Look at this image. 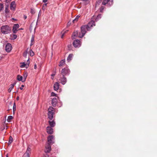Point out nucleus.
Instances as JSON below:
<instances>
[{
  "label": "nucleus",
  "instance_id": "nucleus-1",
  "mask_svg": "<svg viewBox=\"0 0 157 157\" xmlns=\"http://www.w3.org/2000/svg\"><path fill=\"white\" fill-rule=\"evenodd\" d=\"M87 31H90L88 26L84 25L81 27V32H79L78 37L82 38L83 37L87 32Z\"/></svg>",
  "mask_w": 157,
  "mask_h": 157
},
{
  "label": "nucleus",
  "instance_id": "nucleus-2",
  "mask_svg": "<svg viewBox=\"0 0 157 157\" xmlns=\"http://www.w3.org/2000/svg\"><path fill=\"white\" fill-rule=\"evenodd\" d=\"M2 33L4 34H7L11 32V28L8 25H2L1 27Z\"/></svg>",
  "mask_w": 157,
  "mask_h": 157
},
{
  "label": "nucleus",
  "instance_id": "nucleus-3",
  "mask_svg": "<svg viewBox=\"0 0 157 157\" xmlns=\"http://www.w3.org/2000/svg\"><path fill=\"white\" fill-rule=\"evenodd\" d=\"M48 110V118L50 120H52L55 112L54 109L52 106H50Z\"/></svg>",
  "mask_w": 157,
  "mask_h": 157
},
{
  "label": "nucleus",
  "instance_id": "nucleus-4",
  "mask_svg": "<svg viewBox=\"0 0 157 157\" xmlns=\"http://www.w3.org/2000/svg\"><path fill=\"white\" fill-rule=\"evenodd\" d=\"M70 73V70L67 67L63 69L61 71V74L63 76L68 75Z\"/></svg>",
  "mask_w": 157,
  "mask_h": 157
},
{
  "label": "nucleus",
  "instance_id": "nucleus-5",
  "mask_svg": "<svg viewBox=\"0 0 157 157\" xmlns=\"http://www.w3.org/2000/svg\"><path fill=\"white\" fill-rule=\"evenodd\" d=\"M73 44L75 48H78L81 46V44L80 40L78 39H76L74 41Z\"/></svg>",
  "mask_w": 157,
  "mask_h": 157
},
{
  "label": "nucleus",
  "instance_id": "nucleus-6",
  "mask_svg": "<svg viewBox=\"0 0 157 157\" xmlns=\"http://www.w3.org/2000/svg\"><path fill=\"white\" fill-rule=\"evenodd\" d=\"M29 58L27 61L26 64L25 62L21 63L22 64L20 66L21 67L23 68L24 67H25L26 68H28L29 66Z\"/></svg>",
  "mask_w": 157,
  "mask_h": 157
},
{
  "label": "nucleus",
  "instance_id": "nucleus-7",
  "mask_svg": "<svg viewBox=\"0 0 157 157\" xmlns=\"http://www.w3.org/2000/svg\"><path fill=\"white\" fill-rule=\"evenodd\" d=\"M54 138V137L53 135H50L48 137V142L49 145L54 143V142L52 140Z\"/></svg>",
  "mask_w": 157,
  "mask_h": 157
},
{
  "label": "nucleus",
  "instance_id": "nucleus-8",
  "mask_svg": "<svg viewBox=\"0 0 157 157\" xmlns=\"http://www.w3.org/2000/svg\"><path fill=\"white\" fill-rule=\"evenodd\" d=\"M12 49V46L11 44L9 43H7L5 47L6 51L7 52H10Z\"/></svg>",
  "mask_w": 157,
  "mask_h": 157
},
{
  "label": "nucleus",
  "instance_id": "nucleus-9",
  "mask_svg": "<svg viewBox=\"0 0 157 157\" xmlns=\"http://www.w3.org/2000/svg\"><path fill=\"white\" fill-rule=\"evenodd\" d=\"M30 148L28 147L27 148L26 152L24 154L22 157H30Z\"/></svg>",
  "mask_w": 157,
  "mask_h": 157
},
{
  "label": "nucleus",
  "instance_id": "nucleus-10",
  "mask_svg": "<svg viewBox=\"0 0 157 157\" xmlns=\"http://www.w3.org/2000/svg\"><path fill=\"white\" fill-rule=\"evenodd\" d=\"M19 27V25L18 24H14L13 27L12 31L13 33H16L17 31V29Z\"/></svg>",
  "mask_w": 157,
  "mask_h": 157
},
{
  "label": "nucleus",
  "instance_id": "nucleus-11",
  "mask_svg": "<svg viewBox=\"0 0 157 157\" xmlns=\"http://www.w3.org/2000/svg\"><path fill=\"white\" fill-rule=\"evenodd\" d=\"M59 80L60 83L63 85L65 84L67 82V78L65 76H62V77H61Z\"/></svg>",
  "mask_w": 157,
  "mask_h": 157
},
{
  "label": "nucleus",
  "instance_id": "nucleus-12",
  "mask_svg": "<svg viewBox=\"0 0 157 157\" xmlns=\"http://www.w3.org/2000/svg\"><path fill=\"white\" fill-rule=\"evenodd\" d=\"M52 127L48 126L46 128L47 132L50 134H52L53 133V130L52 128Z\"/></svg>",
  "mask_w": 157,
  "mask_h": 157
},
{
  "label": "nucleus",
  "instance_id": "nucleus-13",
  "mask_svg": "<svg viewBox=\"0 0 157 157\" xmlns=\"http://www.w3.org/2000/svg\"><path fill=\"white\" fill-rule=\"evenodd\" d=\"M87 25L88 26L90 31L91 29V27H92L93 26H95V22L94 21H91L89 22L88 25Z\"/></svg>",
  "mask_w": 157,
  "mask_h": 157
},
{
  "label": "nucleus",
  "instance_id": "nucleus-14",
  "mask_svg": "<svg viewBox=\"0 0 157 157\" xmlns=\"http://www.w3.org/2000/svg\"><path fill=\"white\" fill-rule=\"evenodd\" d=\"M16 7V4L15 3V2L14 1L12 2L10 4V9L12 10H14Z\"/></svg>",
  "mask_w": 157,
  "mask_h": 157
},
{
  "label": "nucleus",
  "instance_id": "nucleus-15",
  "mask_svg": "<svg viewBox=\"0 0 157 157\" xmlns=\"http://www.w3.org/2000/svg\"><path fill=\"white\" fill-rule=\"evenodd\" d=\"M59 85L58 82H56L54 85L53 88L54 90L57 91L59 89Z\"/></svg>",
  "mask_w": 157,
  "mask_h": 157
},
{
  "label": "nucleus",
  "instance_id": "nucleus-16",
  "mask_svg": "<svg viewBox=\"0 0 157 157\" xmlns=\"http://www.w3.org/2000/svg\"><path fill=\"white\" fill-rule=\"evenodd\" d=\"M51 103L53 106L55 107L56 106L57 103V100L56 98H54L52 99Z\"/></svg>",
  "mask_w": 157,
  "mask_h": 157
},
{
  "label": "nucleus",
  "instance_id": "nucleus-17",
  "mask_svg": "<svg viewBox=\"0 0 157 157\" xmlns=\"http://www.w3.org/2000/svg\"><path fill=\"white\" fill-rule=\"evenodd\" d=\"M48 123L50 125V127H53L56 125L55 122L54 120H52V121H49Z\"/></svg>",
  "mask_w": 157,
  "mask_h": 157
},
{
  "label": "nucleus",
  "instance_id": "nucleus-18",
  "mask_svg": "<svg viewBox=\"0 0 157 157\" xmlns=\"http://www.w3.org/2000/svg\"><path fill=\"white\" fill-rule=\"evenodd\" d=\"M73 55L72 54H70L68 55V56L67 57V61L69 62H70L72 59L73 57Z\"/></svg>",
  "mask_w": 157,
  "mask_h": 157
},
{
  "label": "nucleus",
  "instance_id": "nucleus-19",
  "mask_svg": "<svg viewBox=\"0 0 157 157\" xmlns=\"http://www.w3.org/2000/svg\"><path fill=\"white\" fill-rule=\"evenodd\" d=\"M23 76L24 79L22 81V82H24L25 81L26 78L28 76V73L27 72H25L23 73Z\"/></svg>",
  "mask_w": 157,
  "mask_h": 157
},
{
  "label": "nucleus",
  "instance_id": "nucleus-20",
  "mask_svg": "<svg viewBox=\"0 0 157 157\" xmlns=\"http://www.w3.org/2000/svg\"><path fill=\"white\" fill-rule=\"evenodd\" d=\"M51 150V147L48 146V147H46V149L45 150V152L46 153H49Z\"/></svg>",
  "mask_w": 157,
  "mask_h": 157
},
{
  "label": "nucleus",
  "instance_id": "nucleus-21",
  "mask_svg": "<svg viewBox=\"0 0 157 157\" xmlns=\"http://www.w3.org/2000/svg\"><path fill=\"white\" fill-rule=\"evenodd\" d=\"M65 63V59H62L59 62V66L60 67L63 66Z\"/></svg>",
  "mask_w": 157,
  "mask_h": 157
},
{
  "label": "nucleus",
  "instance_id": "nucleus-22",
  "mask_svg": "<svg viewBox=\"0 0 157 157\" xmlns=\"http://www.w3.org/2000/svg\"><path fill=\"white\" fill-rule=\"evenodd\" d=\"M78 34L79 32H78L77 31L74 32L72 35V37H73L72 39L74 38L73 37L74 36H78Z\"/></svg>",
  "mask_w": 157,
  "mask_h": 157
},
{
  "label": "nucleus",
  "instance_id": "nucleus-23",
  "mask_svg": "<svg viewBox=\"0 0 157 157\" xmlns=\"http://www.w3.org/2000/svg\"><path fill=\"white\" fill-rule=\"evenodd\" d=\"M17 79L18 81H21L22 82L23 79V77L22 76L18 75L17 76Z\"/></svg>",
  "mask_w": 157,
  "mask_h": 157
},
{
  "label": "nucleus",
  "instance_id": "nucleus-24",
  "mask_svg": "<svg viewBox=\"0 0 157 157\" xmlns=\"http://www.w3.org/2000/svg\"><path fill=\"white\" fill-rule=\"evenodd\" d=\"M11 39L12 40H14L17 38V36L16 34H13L12 35H11Z\"/></svg>",
  "mask_w": 157,
  "mask_h": 157
},
{
  "label": "nucleus",
  "instance_id": "nucleus-25",
  "mask_svg": "<svg viewBox=\"0 0 157 157\" xmlns=\"http://www.w3.org/2000/svg\"><path fill=\"white\" fill-rule=\"evenodd\" d=\"M79 17H80L79 16V15L77 16L73 20V21H72L73 22V23H75L76 22H77L78 21V18H79Z\"/></svg>",
  "mask_w": 157,
  "mask_h": 157
},
{
  "label": "nucleus",
  "instance_id": "nucleus-26",
  "mask_svg": "<svg viewBox=\"0 0 157 157\" xmlns=\"http://www.w3.org/2000/svg\"><path fill=\"white\" fill-rule=\"evenodd\" d=\"M80 1L84 2L86 5L88 4L90 2L91 0H79Z\"/></svg>",
  "mask_w": 157,
  "mask_h": 157
},
{
  "label": "nucleus",
  "instance_id": "nucleus-27",
  "mask_svg": "<svg viewBox=\"0 0 157 157\" xmlns=\"http://www.w3.org/2000/svg\"><path fill=\"white\" fill-rule=\"evenodd\" d=\"M110 0H103L102 2V4L103 5H105Z\"/></svg>",
  "mask_w": 157,
  "mask_h": 157
},
{
  "label": "nucleus",
  "instance_id": "nucleus-28",
  "mask_svg": "<svg viewBox=\"0 0 157 157\" xmlns=\"http://www.w3.org/2000/svg\"><path fill=\"white\" fill-rule=\"evenodd\" d=\"M101 17V14H99L97 16V17L95 19V21H98V20L100 19Z\"/></svg>",
  "mask_w": 157,
  "mask_h": 157
},
{
  "label": "nucleus",
  "instance_id": "nucleus-29",
  "mask_svg": "<svg viewBox=\"0 0 157 157\" xmlns=\"http://www.w3.org/2000/svg\"><path fill=\"white\" fill-rule=\"evenodd\" d=\"M13 87L12 85H10V87L8 89V92L9 93H10L11 91L13 89Z\"/></svg>",
  "mask_w": 157,
  "mask_h": 157
},
{
  "label": "nucleus",
  "instance_id": "nucleus-30",
  "mask_svg": "<svg viewBox=\"0 0 157 157\" xmlns=\"http://www.w3.org/2000/svg\"><path fill=\"white\" fill-rule=\"evenodd\" d=\"M13 141V138L11 136L10 137L9 140V141L8 144H10Z\"/></svg>",
  "mask_w": 157,
  "mask_h": 157
},
{
  "label": "nucleus",
  "instance_id": "nucleus-31",
  "mask_svg": "<svg viewBox=\"0 0 157 157\" xmlns=\"http://www.w3.org/2000/svg\"><path fill=\"white\" fill-rule=\"evenodd\" d=\"M13 117L12 116H9L7 119V121L8 122H9L12 119Z\"/></svg>",
  "mask_w": 157,
  "mask_h": 157
},
{
  "label": "nucleus",
  "instance_id": "nucleus-32",
  "mask_svg": "<svg viewBox=\"0 0 157 157\" xmlns=\"http://www.w3.org/2000/svg\"><path fill=\"white\" fill-rule=\"evenodd\" d=\"M29 54L31 56H33L34 55V53L32 50L31 49L30 50Z\"/></svg>",
  "mask_w": 157,
  "mask_h": 157
},
{
  "label": "nucleus",
  "instance_id": "nucleus-33",
  "mask_svg": "<svg viewBox=\"0 0 157 157\" xmlns=\"http://www.w3.org/2000/svg\"><path fill=\"white\" fill-rule=\"evenodd\" d=\"M5 13H8L9 12V10L8 9V6H7L5 7Z\"/></svg>",
  "mask_w": 157,
  "mask_h": 157
},
{
  "label": "nucleus",
  "instance_id": "nucleus-34",
  "mask_svg": "<svg viewBox=\"0 0 157 157\" xmlns=\"http://www.w3.org/2000/svg\"><path fill=\"white\" fill-rule=\"evenodd\" d=\"M105 8V7L103 6H101L100 8V11L101 13H102L103 10Z\"/></svg>",
  "mask_w": 157,
  "mask_h": 157
},
{
  "label": "nucleus",
  "instance_id": "nucleus-35",
  "mask_svg": "<svg viewBox=\"0 0 157 157\" xmlns=\"http://www.w3.org/2000/svg\"><path fill=\"white\" fill-rule=\"evenodd\" d=\"M47 3H45L43 5V7H42V9L43 10H45V9H46V8L47 6Z\"/></svg>",
  "mask_w": 157,
  "mask_h": 157
},
{
  "label": "nucleus",
  "instance_id": "nucleus-36",
  "mask_svg": "<svg viewBox=\"0 0 157 157\" xmlns=\"http://www.w3.org/2000/svg\"><path fill=\"white\" fill-rule=\"evenodd\" d=\"M30 13L33 14H34L35 13V11L33 8H31Z\"/></svg>",
  "mask_w": 157,
  "mask_h": 157
},
{
  "label": "nucleus",
  "instance_id": "nucleus-37",
  "mask_svg": "<svg viewBox=\"0 0 157 157\" xmlns=\"http://www.w3.org/2000/svg\"><path fill=\"white\" fill-rule=\"evenodd\" d=\"M67 47L68 48V50H71L72 49V45L71 44H69L67 46Z\"/></svg>",
  "mask_w": 157,
  "mask_h": 157
},
{
  "label": "nucleus",
  "instance_id": "nucleus-38",
  "mask_svg": "<svg viewBox=\"0 0 157 157\" xmlns=\"http://www.w3.org/2000/svg\"><path fill=\"white\" fill-rule=\"evenodd\" d=\"M16 105L15 103H14L13 106V111H15L16 110Z\"/></svg>",
  "mask_w": 157,
  "mask_h": 157
},
{
  "label": "nucleus",
  "instance_id": "nucleus-39",
  "mask_svg": "<svg viewBox=\"0 0 157 157\" xmlns=\"http://www.w3.org/2000/svg\"><path fill=\"white\" fill-rule=\"evenodd\" d=\"M28 53L27 51L26 50L25 51L24 54H23V56L25 57H26L27 56V54Z\"/></svg>",
  "mask_w": 157,
  "mask_h": 157
},
{
  "label": "nucleus",
  "instance_id": "nucleus-40",
  "mask_svg": "<svg viewBox=\"0 0 157 157\" xmlns=\"http://www.w3.org/2000/svg\"><path fill=\"white\" fill-rule=\"evenodd\" d=\"M3 7V5L2 4L0 3V11H1Z\"/></svg>",
  "mask_w": 157,
  "mask_h": 157
},
{
  "label": "nucleus",
  "instance_id": "nucleus-41",
  "mask_svg": "<svg viewBox=\"0 0 157 157\" xmlns=\"http://www.w3.org/2000/svg\"><path fill=\"white\" fill-rule=\"evenodd\" d=\"M34 40V36L33 35H32V37L31 39V42H33Z\"/></svg>",
  "mask_w": 157,
  "mask_h": 157
},
{
  "label": "nucleus",
  "instance_id": "nucleus-42",
  "mask_svg": "<svg viewBox=\"0 0 157 157\" xmlns=\"http://www.w3.org/2000/svg\"><path fill=\"white\" fill-rule=\"evenodd\" d=\"M51 95L52 96H56V94L53 92H52L51 93Z\"/></svg>",
  "mask_w": 157,
  "mask_h": 157
},
{
  "label": "nucleus",
  "instance_id": "nucleus-43",
  "mask_svg": "<svg viewBox=\"0 0 157 157\" xmlns=\"http://www.w3.org/2000/svg\"><path fill=\"white\" fill-rule=\"evenodd\" d=\"M56 71H55V73L54 74H52L51 75V76H52L51 78L52 79H53V77L55 75Z\"/></svg>",
  "mask_w": 157,
  "mask_h": 157
},
{
  "label": "nucleus",
  "instance_id": "nucleus-44",
  "mask_svg": "<svg viewBox=\"0 0 157 157\" xmlns=\"http://www.w3.org/2000/svg\"><path fill=\"white\" fill-rule=\"evenodd\" d=\"M101 0H98L97 1V3H98V4L101 3Z\"/></svg>",
  "mask_w": 157,
  "mask_h": 157
},
{
  "label": "nucleus",
  "instance_id": "nucleus-45",
  "mask_svg": "<svg viewBox=\"0 0 157 157\" xmlns=\"http://www.w3.org/2000/svg\"><path fill=\"white\" fill-rule=\"evenodd\" d=\"M17 83V81H15L14 83L13 84H11V85H12V86H13V87H14V86Z\"/></svg>",
  "mask_w": 157,
  "mask_h": 157
},
{
  "label": "nucleus",
  "instance_id": "nucleus-46",
  "mask_svg": "<svg viewBox=\"0 0 157 157\" xmlns=\"http://www.w3.org/2000/svg\"><path fill=\"white\" fill-rule=\"evenodd\" d=\"M24 87V85H21V87H20L19 88V89L21 90H23V87Z\"/></svg>",
  "mask_w": 157,
  "mask_h": 157
},
{
  "label": "nucleus",
  "instance_id": "nucleus-47",
  "mask_svg": "<svg viewBox=\"0 0 157 157\" xmlns=\"http://www.w3.org/2000/svg\"><path fill=\"white\" fill-rule=\"evenodd\" d=\"M68 30H67L66 31H65L64 33H63L62 35V36H61V38H63V36H64V34L65 33H66V32Z\"/></svg>",
  "mask_w": 157,
  "mask_h": 157
},
{
  "label": "nucleus",
  "instance_id": "nucleus-48",
  "mask_svg": "<svg viewBox=\"0 0 157 157\" xmlns=\"http://www.w3.org/2000/svg\"><path fill=\"white\" fill-rule=\"evenodd\" d=\"M111 3L110 1V2H108V5H109L110 6H111L112 5H111Z\"/></svg>",
  "mask_w": 157,
  "mask_h": 157
},
{
  "label": "nucleus",
  "instance_id": "nucleus-49",
  "mask_svg": "<svg viewBox=\"0 0 157 157\" xmlns=\"http://www.w3.org/2000/svg\"><path fill=\"white\" fill-rule=\"evenodd\" d=\"M71 24V23L70 21L68 22L67 24V26H69Z\"/></svg>",
  "mask_w": 157,
  "mask_h": 157
},
{
  "label": "nucleus",
  "instance_id": "nucleus-50",
  "mask_svg": "<svg viewBox=\"0 0 157 157\" xmlns=\"http://www.w3.org/2000/svg\"><path fill=\"white\" fill-rule=\"evenodd\" d=\"M48 0H43V2L44 3H46V2Z\"/></svg>",
  "mask_w": 157,
  "mask_h": 157
},
{
  "label": "nucleus",
  "instance_id": "nucleus-51",
  "mask_svg": "<svg viewBox=\"0 0 157 157\" xmlns=\"http://www.w3.org/2000/svg\"><path fill=\"white\" fill-rule=\"evenodd\" d=\"M27 17L26 15H24V18L25 19H26L27 18Z\"/></svg>",
  "mask_w": 157,
  "mask_h": 157
},
{
  "label": "nucleus",
  "instance_id": "nucleus-52",
  "mask_svg": "<svg viewBox=\"0 0 157 157\" xmlns=\"http://www.w3.org/2000/svg\"><path fill=\"white\" fill-rule=\"evenodd\" d=\"M43 157H49V155L47 154L45 155Z\"/></svg>",
  "mask_w": 157,
  "mask_h": 157
},
{
  "label": "nucleus",
  "instance_id": "nucleus-53",
  "mask_svg": "<svg viewBox=\"0 0 157 157\" xmlns=\"http://www.w3.org/2000/svg\"><path fill=\"white\" fill-rule=\"evenodd\" d=\"M34 68L35 69H36V68H37V66H36V64H35Z\"/></svg>",
  "mask_w": 157,
  "mask_h": 157
},
{
  "label": "nucleus",
  "instance_id": "nucleus-54",
  "mask_svg": "<svg viewBox=\"0 0 157 157\" xmlns=\"http://www.w3.org/2000/svg\"><path fill=\"white\" fill-rule=\"evenodd\" d=\"M39 15H40V12H39V13L38 17V19L39 18Z\"/></svg>",
  "mask_w": 157,
  "mask_h": 157
},
{
  "label": "nucleus",
  "instance_id": "nucleus-55",
  "mask_svg": "<svg viewBox=\"0 0 157 157\" xmlns=\"http://www.w3.org/2000/svg\"><path fill=\"white\" fill-rule=\"evenodd\" d=\"M110 1L111 3V5H113V0H112L111 1Z\"/></svg>",
  "mask_w": 157,
  "mask_h": 157
},
{
  "label": "nucleus",
  "instance_id": "nucleus-56",
  "mask_svg": "<svg viewBox=\"0 0 157 157\" xmlns=\"http://www.w3.org/2000/svg\"><path fill=\"white\" fill-rule=\"evenodd\" d=\"M19 99V97L18 96H17V98H16V100L18 101V100Z\"/></svg>",
  "mask_w": 157,
  "mask_h": 157
},
{
  "label": "nucleus",
  "instance_id": "nucleus-57",
  "mask_svg": "<svg viewBox=\"0 0 157 157\" xmlns=\"http://www.w3.org/2000/svg\"><path fill=\"white\" fill-rule=\"evenodd\" d=\"M33 44V42H31L30 44V46H32Z\"/></svg>",
  "mask_w": 157,
  "mask_h": 157
},
{
  "label": "nucleus",
  "instance_id": "nucleus-58",
  "mask_svg": "<svg viewBox=\"0 0 157 157\" xmlns=\"http://www.w3.org/2000/svg\"><path fill=\"white\" fill-rule=\"evenodd\" d=\"M6 157H8V154H7L6 155Z\"/></svg>",
  "mask_w": 157,
  "mask_h": 157
},
{
  "label": "nucleus",
  "instance_id": "nucleus-59",
  "mask_svg": "<svg viewBox=\"0 0 157 157\" xmlns=\"http://www.w3.org/2000/svg\"><path fill=\"white\" fill-rule=\"evenodd\" d=\"M59 92H60V91H61V89H59Z\"/></svg>",
  "mask_w": 157,
  "mask_h": 157
},
{
  "label": "nucleus",
  "instance_id": "nucleus-60",
  "mask_svg": "<svg viewBox=\"0 0 157 157\" xmlns=\"http://www.w3.org/2000/svg\"><path fill=\"white\" fill-rule=\"evenodd\" d=\"M15 111H13V113H15Z\"/></svg>",
  "mask_w": 157,
  "mask_h": 157
},
{
  "label": "nucleus",
  "instance_id": "nucleus-61",
  "mask_svg": "<svg viewBox=\"0 0 157 157\" xmlns=\"http://www.w3.org/2000/svg\"><path fill=\"white\" fill-rule=\"evenodd\" d=\"M1 156H2V154H1Z\"/></svg>",
  "mask_w": 157,
  "mask_h": 157
},
{
  "label": "nucleus",
  "instance_id": "nucleus-62",
  "mask_svg": "<svg viewBox=\"0 0 157 157\" xmlns=\"http://www.w3.org/2000/svg\"><path fill=\"white\" fill-rule=\"evenodd\" d=\"M1 0H0V1H1Z\"/></svg>",
  "mask_w": 157,
  "mask_h": 157
}]
</instances>
